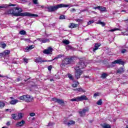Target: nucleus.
<instances>
[{"mask_svg":"<svg viewBox=\"0 0 128 128\" xmlns=\"http://www.w3.org/2000/svg\"><path fill=\"white\" fill-rule=\"evenodd\" d=\"M32 120H36V118H33Z\"/></svg>","mask_w":128,"mask_h":128,"instance_id":"obj_62","label":"nucleus"},{"mask_svg":"<svg viewBox=\"0 0 128 128\" xmlns=\"http://www.w3.org/2000/svg\"><path fill=\"white\" fill-rule=\"evenodd\" d=\"M75 70V73H74V76L76 80H78L80 78V76L82 74V72H84L82 70H78V68H74Z\"/></svg>","mask_w":128,"mask_h":128,"instance_id":"obj_6","label":"nucleus"},{"mask_svg":"<svg viewBox=\"0 0 128 128\" xmlns=\"http://www.w3.org/2000/svg\"><path fill=\"white\" fill-rule=\"evenodd\" d=\"M64 124H67V126H72V124H76V122L74 120H70L68 122H64Z\"/></svg>","mask_w":128,"mask_h":128,"instance_id":"obj_18","label":"nucleus"},{"mask_svg":"<svg viewBox=\"0 0 128 128\" xmlns=\"http://www.w3.org/2000/svg\"><path fill=\"white\" fill-rule=\"evenodd\" d=\"M106 76H108V74H106V73H103L102 74L101 78H106Z\"/></svg>","mask_w":128,"mask_h":128,"instance_id":"obj_36","label":"nucleus"},{"mask_svg":"<svg viewBox=\"0 0 128 128\" xmlns=\"http://www.w3.org/2000/svg\"><path fill=\"white\" fill-rule=\"evenodd\" d=\"M84 76V78H90V76Z\"/></svg>","mask_w":128,"mask_h":128,"instance_id":"obj_52","label":"nucleus"},{"mask_svg":"<svg viewBox=\"0 0 128 128\" xmlns=\"http://www.w3.org/2000/svg\"><path fill=\"white\" fill-rule=\"evenodd\" d=\"M100 94V93L97 92L95 94H94V98H96V96H98Z\"/></svg>","mask_w":128,"mask_h":128,"instance_id":"obj_39","label":"nucleus"},{"mask_svg":"<svg viewBox=\"0 0 128 128\" xmlns=\"http://www.w3.org/2000/svg\"><path fill=\"white\" fill-rule=\"evenodd\" d=\"M17 80H18V82H20V78H17Z\"/></svg>","mask_w":128,"mask_h":128,"instance_id":"obj_56","label":"nucleus"},{"mask_svg":"<svg viewBox=\"0 0 128 128\" xmlns=\"http://www.w3.org/2000/svg\"><path fill=\"white\" fill-rule=\"evenodd\" d=\"M18 100H24L26 102H30L32 100V98L30 95H24L18 97Z\"/></svg>","mask_w":128,"mask_h":128,"instance_id":"obj_4","label":"nucleus"},{"mask_svg":"<svg viewBox=\"0 0 128 128\" xmlns=\"http://www.w3.org/2000/svg\"><path fill=\"white\" fill-rule=\"evenodd\" d=\"M23 60H24V62H26V64H28V58H23Z\"/></svg>","mask_w":128,"mask_h":128,"instance_id":"obj_42","label":"nucleus"},{"mask_svg":"<svg viewBox=\"0 0 128 128\" xmlns=\"http://www.w3.org/2000/svg\"><path fill=\"white\" fill-rule=\"evenodd\" d=\"M66 49L67 50H72V47L70 46H66Z\"/></svg>","mask_w":128,"mask_h":128,"instance_id":"obj_44","label":"nucleus"},{"mask_svg":"<svg viewBox=\"0 0 128 128\" xmlns=\"http://www.w3.org/2000/svg\"><path fill=\"white\" fill-rule=\"evenodd\" d=\"M25 122L24 120H22L20 122H18L16 124V126H22L24 124Z\"/></svg>","mask_w":128,"mask_h":128,"instance_id":"obj_19","label":"nucleus"},{"mask_svg":"<svg viewBox=\"0 0 128 128\" xmlns=\"http://www.w3.org/2000/svg\"><path fill=\"white\" fill-rule=\"evenodd\" d=\"M52 126V123L50 122L48 124V126Z\"/></svg>","mask_w":128,"mask_h":128,"instance_id":"obj_53","label":"nucleus"},{"mask_svg":"<svg viewBox=\"0 0 128 128\" xmlns=\"http://www.w3.org/2000/svg\"><path fill=\"white\" fill-rule=\"evenodd\" d=\"M112 66H116V64H122V66L124 65V62L122 60V59H119L114 60V62H112Z\"/></svg>","mask_w":128,"mask_h":128,"instance_id":"obj_8","label":"nucleus"},{"mask_svg":"<svg viewBox=\"0 0 128 128\" xmlns=\"http://www.w3.org/2000/svg\"><path fill=\"white\" fill-rule=\"evenodd\" d=\"M18 120H22V117L24 116V113H18Z\"/></svg>","mask_w":128,"mask_h":128,"instance_id":"obj_26","label":"nucleus"},{"mask_svg":"<svg viewBox=\"0 0 128 128\" xmlns=\"http://www.w3.org/2000/svg\"><path fill=\"white\" fill-rule=\"evenodd\" d=\"M68 78L71 80H74V76H72V74H68Z\"/></svg>","mask_w":128,"mask_h":128,"instance_id":"obj_35","label":"nucleus"},{"mask_svg":"<svg viewBox=\"0 0 128 128\" xmlns=\"http://www.w3.org/2000/svg\"><path fill=\"white\" fill-rule=\"evenodd\" d=\"M79 102H82V100H88V98L84 95L81 96H78Z\"/></svg>","mask_w":128,"mask_h":128,"instance_id":"obj_14","label":"nucleus"},{"mask_svg":"<svg viewBox=\"0 0 128 128\" xmlns=\"http://www.w3.org/2000/svg\"><path fill=\"white\" fill-rule=\"evenodd\" d=\"M62 55L59 54V55L57 56L56 57H55V58H54V59L51 60H52V62L53 60H58V58H62Z\"/></svg>","mask_w":128,"mask_h":128,"instance_id":"obj_33","label":"nucleus"},{"mask_svg":"<svg viewBox=\"0 0 128 128\" xmlns=\"http://www.w3.org/2000/svg\"><path fill=\"white\" fill-rule=\"evenodd\" d=\"M70 102H79L78 96L70 100Z\"/></svg>","mask_w":128,"mask_h":128,"instance_id":"obj_31","label":"nucleus"},{"mask_svg":"<svg viewBox=\"0 0 128 128\" xmlns=\"http://www.w3.org/2000/svg\"><path fill=\"white\" fill-rule=\"evenodd\" d=\"M70 12H76V9H74V8H72L70 10Z\"/></svg>","mask_w":128,"mask_h":128,"instance_id":"obj_48","label":"nucleus"},{"mask_svg":"<svg viewBox=\"0 0 128 128\" xmlns=\"http://www.w3.org/2000/svg\"><path fill=\"white\" fill-rule=\"evenodd\" d=\"M94 10H100L101 12H104L106 10V8L105 7H103L102 6H98L96 7H94Z\"/></svg>","mask_w":128,"mask_h":128,"instance_id":"obj_15","label":"nucleus"},{"mask_svg":"<svg viewBox=\"0 0 128 128\" xmlns=\"http://www.w3.org/2000/svg\"><path fill=\"white\" fill-rule=\"evenodd\" d=\"M66 19V16L64 15H62L60 16V20H65Z\"/></svg>","mask_w":128,"mask_h":128,"instance_id":"obj_40","label":"nucleus"},{"mask_svg":"<svg viewBox=\"0 0 128 128\" xmlns=\"http://www.w3.org/2000/svg\"><path fill=\"white\" fill-rule=\"evenodd\" d=\"M24 40L26 42H31L32 41H30V38H25L24 39Z\"/></svg>","mask_w":128,"mask_h":128,"instance_id":"obj_41","label":"nucleus"},{"mask_svg":"<svg viewBox=\"0 0 128 128\" xmlns=\"http://www.w3.org/2000/svg\"><path fill=\"white\" fill-rule=\"evenodd\" d=\"M0 78H4V76L0 75Z\"/></svg>","mask_w":128,"mask_h":128,"instance_id":"obj_59","label":"nucleus"},{"mask_svg":"<svg viewBox=\"0 0 128 128\" xmlns=\"http://www.w3.org/2000/svg\"><path fill=\"white\" fill-rule=\"evenodd\" d=\"M48 70H52V66H48Z\"/></svg>","mask_w":128,"mask_h":128,"instance_id":"obj_49","label":"nucleus"},{"mask_svg":"<svg viewBox=\"0 0 128 128\" xmlns=\"http://www.w3.org/2000/svg\"><path fill=\"white\" fill-rule=\"evenodd\" d=\"M43 54H52V48L49 47L48 49L44 50L43 51Z\"/></svg>","mask_w":128,"mask_h":128,"instance_id":"obj_10","label":"nucleus"},{"mask_svg":"<svg viewBox=\"0 0 128 128\" xmlns=\"http://www.w3.org/2000/svg\"><path fill=\"white\" fill-rule=\"evenodd\" d=\"M63 44H70V41L68 40H65L62 42Z\"/></svg>","mask_w":128,"mask_h":128,"instance_id":"obj_37","label":"nucleus"},{"mask_svg":"<svg viewBox=\"0 0 128 128\" xmlns=\"http://www.w3.org/2000/svg\"><path fill=\"white\" fill-rule=\"evenodd\" d=\"M54 80V79H50V82H52Z\"/></svg>","mask_w":128,"mask_h":128,"instance_id":"obj_61","label":"nucleus"},{"mask_svg":"<svg viewBox=\"0 0 128 128\" xmlns=\"http://www.w3.org/2000/svg\"><path fill=\"white\" fill-rule=\"evenodd\" d=\"M78 24H75L74 23H71L70 24V26H69V28H78Z\"/></svg>","mask_w":128,"mask_h":128,"instance_id":"obj_21","label":"nucleus"},{"mask_svg":"<svg viewBox=\"0 0 128 128\" xmlns=\"http://www.w3.org/2000/svg\"><path fill=\"white\" fill-rule=\"evenodd\" d=\"M74 90L76 91V90L78 92H86V90L82 89V88H80L76 89H74Z\"/></svg>","mask_w":128,"mask_h":128,"instance_id":"obj_22","label":"nucleus"},{"mask_svg":"<svg viewBox=\"0 0 128 128\" xmlns=\"http://www.w3.org/2000/svg\"><path fill=\"white\" fill-rule=\"evenodd\" d=\"M52 102H58V104H64V100L56 98H52Z\"/></svg>","mask_w":128,"mask_h":128,"instance_id":"obj_9","label":"nucleus"},{"mask_svg":"<svg viewBox=\"0 0 128 128\" xmlns=\"http://www.w3.org/2000/svg\"><path fill=\"white\" fill-rule=\"evenodd\" d=\"M96 104L98 106H102V99H100L96 102Z\"/></svg>","mask_w":128,"mask_h":128,"instance_id":"obj_30","label":"nucleus"},{"mask_svg":"<svg viewBox=\"0 0 128 128\" xmlns=\"http://www.w3.org/2000/svg\"><path fill=\"white\" fill-rule=\"evenodd\" d=\"M100 46V44H96L94 46V48H93V52H94L96 50H98V48Z\"/></svg>","mask_w":128,"mask_h":128,"instance_id":"obj_23","label":"nucleus"},{"mask_svg":"<svg viewBox=\"0 0 128 128\" xmlns=\"http://www.w3.org/2000/svg\"><path fill=\"white\" fill-rule=\"evenodd\" d=\"M20 34L22 36H24V34H26V32L24 30H22L20 32Z\"/></svg>","mask_w":128,"mask_h":128,"instance_id":"obj_32","label":"nucleus"},{"mask_svg":"<svg viewBox=\"0 0 128 128\" xmlns=\"http://www.w3.org/2000/svg\"><path fill=\"white\" fill-rule=\"evenodd\" d=\"M124 2H128V0H124Z\"/></svg>","mask_w":128,"mask_h":128,"instance_id":"obj_58","label":"nucleus"},{"mask_svg":"<svg viewBox=\"0 0 128 128\" xmlns=\"http://www.w3.org/2000/svg\"><path fill=\"white\" fill-rule=\"evenodd\" d=\"M16 20V21L18 20V18Z\"/></svg>","mask_w":128,"mask_h":128,"instance_id":"obj_64","label":"nucleus"},{"mask_svg":"<svg viewBox=\"0 0 128 128\" xmlns=\"http://www.w3.org/2000/svg\"><path fill=\"white\" fill-rule=\"evenodd\" d=\"M72 62H74V58H66L62 61L60 66L62 68H64L66 66H68V64H72Z\"/></svg>","mask_w":128,"mask_h":128,"instance_id":"obj_3","label":"nucleus"},{"mask_svg":"<svg viewBox=\"0 0 128 128\" xmlns=\"http://www.w3.org/2000/svg\"><path fill=\"white\" fill-rule=\"evenodd\" d=\"M6 46V44H2V48H4Z\"/></svg>","mask_w":128,"mask_h":128,"instance_id":"obj_47","label":"nucleus"},{"mask_svg":"<svg viewBox=\"0 0 128 128\" xmlns=\"http://www.w3.org/2000/svg\"><path fill=\"white\" fill-rule=\"evenodd\" d=\"M126 52V50L124 49V50H122V54H124V52Z\"/></svg>","mask_w":128,"mask_h":128,"instance_id":"obj_50","label":"nucleus"},{"mask_svg":"<svg viewBox=\"0 0 128 128\" xmlns=\"http://www.w3.org/2000/svg\"><path fill=\"white\" fill-rule=\"evenodd\" d=\"M32 2L34 4H38V0H32Z\"/></svg>","mask_w":128,"mask_h":128,"instance_id":"obj_43","label":"nucleus"},{"mask_svg":"<svg viewBox=\"0 0 128 128\" xmlns=\"http://www.w3.org/2000/svg\"><path fill=\"white\" fill-rule=\"evenodd\" d=\"M74 84H72V88H76L78 84H80V83L78 82V81H74L73 82Z\"/></svg>","mask_w":128,"mask_h":128,"instance_id":"obj_25","label":"nucleus"},{"mask_svg":"<svg viewBox=\"0 0 128 128\" xmlns=\"http://www.w3.org/2000/svg\"><path fill=\"white\" fill-rule=\"evenodd\" d=\"M94 21L90 20L88 22V24H94Z\"/></svg>","mask_w":128,"mask_h":128,"instance_id":"obj_45","label":"nucleus"},{"mask_svg":"<svg viewBox=\"0 0 128 128\" xmlns=\"http://www.w3.org/2000/svg\"><path fill=\"white\" fill-rule=\"evenodd\" d=\"M15 10H18V12H14V9H10L8 10L6 12V14H13L14 16H30V17H36L38 16V15L36 14H32L30 12H22V9L20 8L16 7L14 8Z\"/></svg>","mask_w":128,"mask_h":128,"instance_id":"obj_1","label":"nucleus"},{"mask_svg":"<svg viewBox=\"0 0 128 128\" xmlns=\"http://www.w3.org/2000/svg\"><path fill=\"white\" fill-rule=\"evenodd\" d=\"M4 106H6V104H4V102H2V101H0V108H2Z\"/></svg>","mask_w":128,"mask_h":128,"instance_id":"obj_34","label":"nucleus"},{"mask_svg":"<svg viewBox=\"0 0 128 128\" xmlns=\"http://www.w3.org/2000/svg\"><path fill=\"white\" fill-rule=\"evenodd\" d=\"M88 112V108H86L82 110V111H79V114L80 116H86V112Z\"/></svg>","mask_w":128,"mask_h":128,"instance_id":"obj_11","label":"nucleus"},{"mask_svg":"<svg viewBox=\"0 0 128 128\" xmlns=\"http://www.w3.org/2000/svg\"><path fill=\"white\" fill-rule=\"evenodd\" d=\"M126 128H128V125L126 126Z\"/></svg>","mask_w":128,"mask_h":128,"instance_id":"obj_63","label":"nucleus"},{"mask_svg":"<svg viewBox=\"0 0 128 128\" xmlns=\"http://www.w3.org/2000/svg\"><path fill=\"white\" fill-rule=\"evenodd\" d=\"M116 30H120L118 28H114L109 30V32H116Z\"/></svg>","mask_w":128,"mask_h":128,"instance_id":"obj_38","label":"nucleus"},{"mask_svg":"<svg viewBox=\"0 0 128 128\" xmlns=\"http://www.w3.org/2000/svg\"><path fill=\"white\" fill-rule=\"evenodd\" d=\"M2 128H8V127L4 126H3Z\"/></svg>","mask_w":128,"mask_h":128,"instance_id":"obj_57","label":"nucleus"},{"mask_svg":"<svg viewBox=\"0 0 128 128\" xmlns=\"http://www.w3.org/2000/svg\"><path fill=\"white\" fill-rule=\"evenodd\" d=\"M72 6L61 4L54 6H48L46 8L49 12H55V10H57L58 8H72Z\"/></svg>","mask_w":128,"mask_h":128,"instance_id":"obj_2","label":"nucleus"},{"mask_svg":"<svg viewBox=\"0 0 128 128\" xmlns=\"http://www.w3.org/2000/svg\"><path fill=\"white\" fill-rule=\"evenodd\" d=\"M18 102V100H14L10 101V104H16Z\"/></svg>","mask_w":128,"mask_h":128,"instance_id":"obj_27","label":"nucleus"},{"mask_svg":"<svg viewBox=\"0 0 128 128\" xmlns=\"http://www.w3.org/2000/svg\"><path fill=\"white\" fill-rule=\"evenodd\" d=\"M124 72V68H120L117 70V74H122Z\"/></svg>","mask_w":128,"mask_h":128,"instance_id":"obj_24","label":"nucleus"},{"mask_svg":"<svg viewBox=\"0 0 128 128\" xmlns=\"http://www.w3.org/2000/svg\"><path fill=\"white\" fill-rule=\"evenodd\" d=\"M97 24H101V26H106V23L102 22L100 20L96 22Z\"/></svg>","mask_w":128,"mask_h":128,"instance_id":"obj_28","label":"nucleus"},{"mask_svg":"<svg viewBox=\"0 0 128 128\" xmlns=\"http://www.w3.org/2000/svg\"><path fill=\"white\" fill-rule=\"evenodd\" d=\"M102 128H112L110 125L108 124L104 123L101 125Z\"/></svg>","mask_w":128,"mask_h":128,"instance_id":"obj_20","label":"nucleus"},{"mask_svg":"<svg viewBox=\"0 0 128 128\" xmlns=\"http://www.w3.org/2000/svg\"><path fill=\"white\" fill-rule=\"evenodd\" d=\"M86 66V64L84 62V61H80L76 64L74 68H77L79 70H81L82 68H84Z\"/></svg>","mask_w":128,"mask_h":128,"instance_id":"obj_5","label":"nucleus"},{"mask_svg":"<svg viewBox=\"0 0 128 128\" xmlns=\"http://www.w3.org/2000/svg\"><path fill=\"white\" fill-rule=\"evenodd\" d=\"M38 40H39L42 44H46V42H50V40L46 38H39L38 39Z\"/></svg>","mask_w":128,"mask_h":128,"instance_id":"obj_12","label":"nucleus"},{"mask_svg":"<svg viewBox=\"0 0 128 128\" xmlns=\"http://www.w3.org/2000/svg\"><path fill=\"white\" fill-rule=\"evenodd\" d=\"M126 12V10H122L121 11V12Z\"/></svg>","mask_w":128,"mask_h":128,"instance_id":"obj_55","label":"nucleus"},{"mask_svg":"<svg viewBox=\"0 0 128 128\" xmlns=\"http://www.w3.org/2000/svg\"><path fill=\"white\" fill-rule=\"evenodd\" d=\"M30 116H36V113L34 112L30 113Z\"/></svg>","mask_w":128,"mask_h":128,"instance_id":"obj_46","label":"nucleus"},{"mask_svg":"<svg viewBox=\"0 0 128 128\" xmlns=\"http://www.w3.org/2000/svg\"><path fill=\"white\" fill-rule=\"evenodd\" d=\"M34 62H40V64H42V62H52V60H42V58L40 57H38V58H34Z\"/></svg>","mask_w":128,"mask_h":128,"instance_id":"obj_7","label":"nucleus"},{"mask_svg":"<svg viewBox=\"0 0 128 128\" xmlns=\"http://www.w3.org/2000/svg\"><path fill=\"white\" fill-rule=\"evenodd\" d=\"M10 54V50H5L3 52L0 53V54L1 56H8Z\"/></svg>","mask_w":128,"mask_h":128,"instance_id":"obj_13","label":"nucleus"},{"mask_svg":"<svg viewBox=\"0 0 128 128\" xmlns=\"http://www.w3.org/2000/svg\"><path fill=\"white\" fill-rule=\"evenodd\" d=\"M6 126H10V122H7Z\"/></svg>","mask_w":128,"mask_h":128,"instance_id":"obj_54","label":"nucleus"},{"mask_svg":"<svg viewBox=\"0 0 128 128\" xmlns=\"http://www.w3.org/2000/svg\"><path fill=\"white\" fill-rule=\"evenodd\" d=\"M128 19L124 20V22H128Z\"/></svg>","mask_w":128,"mask_h":128,"instance_id":"obj_60","label":"nucleus"},{"mask_svg":"<svg viewBox=\"0 0 128 128\" xmlns=\"http://www.w3.org/2000/svg\"><path fill=\"white\" fill-rule=\"evenodd\" d=\"M12 118L13 120H18V115L16 114H12Z\"/></svg>","mask_w":128,"mask_h":128,"instance_id":"obj_29","label":"nucleus"},{"mask_svg":"<svg viewBox=\"0 0 128 128\" xmlns=\"http://www.w3.org/2000/svg\"><path fill=\"white\" fill-rule=\"evenodd\" d=\"M8 6H16V4H9V5L2 4V6H0V8H8Z\"/></svg>","mask_w":128,"mask_h":128,"instance_id":"obj_17","label":"nucleus"},{"mask_svg":"<svg viewBox=\"0 0 128 128\" xmlns=\"http://www.w3.org/2000/svg\"><path fill=\"white\" fill-rule=\"evenodd\" d=\"M81 20H80V19H77L76 20V22H80Z\"/></svg>","mask_w":128,"mask_h":128,"instance_id":"obj_51","label":"nucleus"},{"mask_svg":"<svg viewBox=\"0 0 128 128\" xmlns=\"http://www.w3.org/2000/svg\"><path fill=\"white\" fill-rule=\"evenodd\" d=\"M34 48V46L32 45L26 47L25 48H24V52H30V50H32V48Z\"/></svg>","mask_w":128,"mask_h":128,"instance_id":"obj_16","label":"nucleus"}]
</instances>
